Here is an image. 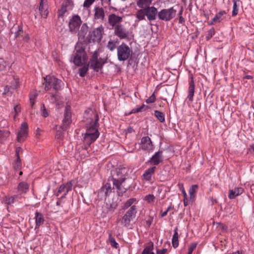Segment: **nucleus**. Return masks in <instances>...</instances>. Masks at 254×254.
Masks as SVG:
<instances>
[{
  "label": "nucleus",
  "instance_id": "nucleus-1",
  "mask_svg": "<svg viewBox=\"0 0 254 254\" xmlns=\"http://www.w3.org/2000/svg\"><path fill=\"white\" fill-rule=\"evenodd\" d=\"M128 170L125 167L118 168L112 172V177L114 187L122 192H125L127 189L123 188V183L127 179Z\"/></svg>",
  "mask_w": 254,
  "mask_h": 254
},
{
  "label": "nucleus",
  "instance_id": "nucleus-2",
  "mask_svg": "<svg viewBox=\"0 0 254 254\" xmlns=\"http://www.w3.org/2000/svg\"><path fill=\"white\" fill-rule=\"evenodd\" d=\"M158 13L157 9L153 6H151L137 10L135 16L139 20H145V16H146L148 20L152 21L156 19Z\"/></svg>",
  "mask_w": 254,
  "mask_h": 254
},
{
  "label": "nucleus",
  "instance_id": "nucleus-3",
  "mask_svg": "<svg viewBox=\"0 0 254 254\" xmlns=\"http://www.w3.org/2000/svg\"><path fill=\"white\" fill-rule=\"evenodd\" d=\"M45 89L46 91H59L64 87L63 81L53 75H47L44 78Z\"/></svg>",
  "mask_w": 254,
  "mask_h": 254
},
{
  "label": "nucleus",
  "instance_id": "nucleus-4",
  "mask_svg": "<svg viewBox=\"0 0 254 254\" xmlns=\"http://www.w3.org/2000/svg\"><path fill=\"white\" fill-rule=\"evenodd\" d=\"M99 126H86V130L84 136V142L89 146L91 143L99 137L100 133L98 131Z\"/></svg>",
  "mask_w": 254,
  "mask_h": 254
},
{
  "label": "nucleus",
  "instance_id": "nucleus-5",
  "mask_svg": "<svg viewBox=\"0 0 254 254\" xmlns=\"http://www.w3.org/2000/svg\"><path fill=\"white\" fill-rule=\"evenodd\" d=\"M137 213V206L133 205L127 210L122 218L119 219L121 225L124 227L128 228L131 226V222L135 218Z\"/></svg>",
  "mask_w": 254,
  "mask_h": 254
},
{
  "label": "nucleus",
  "instance_id": "nucleus-6",
  "mask_svg": "<svg viewBox=\"0 0 254 254\" xmlns=\"http://www.w3.org/2000/svg\"><path fill=\"white\" fill-rule=\"evenodd\" d=\"M117 57L119 61H125L132 55V49L126 43H122L117 48Z\"/></svg>",
  "mask_w": 254,
  "mask_h": 254
},
{
  "label": "nucleus",
  "instance_id": "nucleus-7",
  "mask_svg": "<svg viewBox=\"0 0 254 254\" xmlns=\"http://www.w3.org/2000/svg\"><path fill=\"white\" fill-rule=\"evenodd\" d=\"M84 119L86 122V126H99V116L97 111L92 109H88L84 114Z\"/></svg>",
  "mask_w": 254,
  "mask_h": 254
},
{
  "label": "nucleus",
  "instance_id": "nucleus-8",
  "mask_svg": "<svg viewBox=\"0 0 254 254\" xmlns=\"http://www.w3.org/2000/svg\"><path fill=\"white\" fill-rule=\"evenodd\" d=\"M106 63L105 59L98 58L97 52H94L90 59L89 65L91 68L93 69L96 72L99 71L103 68L104 64Z\"/></svg>",
  "mask_w": 254,
  "mask_h": 254
},
{
  "label": "nucleus",
  "instance_id": "nucleus-9",
  "mask_svg": "<svg viewBox=\"0 0 254 254\" xmlns=\"http://www.w3.org/2000/svg\"><path fill=\"white\" fill-rule=\"evenodd\" d=\"M75 49V53L73 62L76 66H80L86 59L87 55L84 48L82 46L77 45Z\"/></svg>",
  "mask_w": 254,
  "mask_h": 254
},
{
  "label": "nucleus",
  "instance_id": "nucleus-10",
  "mask_svg": "<svg viewBox=\"0 0 254 254\" xmlns=\"http://www.w3.org/2000/svg\"><path fill=\"white\" fill-rule=\"evenodd\" d=\"M177 11L173 7L168 9H162L158 13L160 20L168 21L173 19L176 14Z\"/></svg>",
  "mask_w": 254,
  "mask_h": 254
},
{
  "label": "nucleus",
  "instance_id": "nucleus-11",
  "mask_svg": "<svg viewBox=\"0 0 254 254\" xmlns=\"http://www.w3.org/2000/svg\"><path fill=\"white\" fill-rule=\"evenodd\" d=\"M82 21L80 17L78 15H75L69 20L68 26L69 31L72 33H76L78 31Z\"/></svg>",
  "mask_w": 254,
  "mask_h": 254
},
{
  "label": "nucleus",
  "instance_id": "nucleus-12",
  "mask_svg": "<svg viewBox=\"0 0 254 254\" xmlns=\"http://www.w3.org/2000/svg\"><path fill=\"white\" fill-rule=\"evenodd\" d=\"M64 118L63 120V123L61 127L64 130H65L68 127L71 123V108L70 106L66 105L64 107Z\"/></svg>",
  "mask_w": 254,
  "mask_h": 254
},
{
  "label": "nucleus",
  "instance_id": "nucleus-13",
  "mask_svg": "<svg viewBox=\"0 0 254 254\" xmlns=\"http://www.w3.org/2000/svg\"><path fill=\"white\" fill-rule=\"evenodd\" d=\"M140 145L142 150L148 153L152 152L154 150V145L151 138L148 136H143L141 138Z\"/></svg>",
  "mask_w": 254,
  "mask_h": 254
},
{
  "label": "nucleus",
  "instance_id": "nucleus-14",
  "mask_svg": "<svg viewBox=\"0 0 254 254\" xmlns=\"http://www.w3.org/2000/svg\"><path fill=\"white\" fill-rule=\"evenodd\" d=\"M114 29V34L120 39H127L129 35L128 30L122 24L117 25Z\"/></svg>",
  "mask_w": 254,
  "mask_h": 254
},
{
  "label": "nucleus",
  "instance_id": "nucleus-15",
  "mask_svg": "<svg viewBox=\"0 0 254 254\" xmlns=\"http://www.w3.org/2000/svg\"><path fill=\"white\" fill-rule=\"evenodd\" d=\"M163 161V151L158 150L146 162L156 166Z\"/></svg>",
  "mask_w": 254,
  "mask_h": 254
},
{
  "label": "nucleus",
  "instance_id": "nucleus-16",
  "mask_svg": "<svg viewBox=\"0 0 254 254\" xmlns=\"http://www.w3.org/2000/svg\"><path fill=\"white\" fill-rule=\"evenodd\" d=\"M123 17L120 16L115 13H112L108 16V23L109 25L112 26V28L117 27V25H120L123 21Z\"/></svg>",
  "mask_w": 254,
  "mask_h": 254
},
{
  "label": "nucleus",
  "instance_id": "nucleus-17",
  "mask_svg": "<svg viewBox=\"0 0 254 254\" xmlns=\"http://www.w3.org/2000/svg\"><path fill=\"white\" fill-rule=\"evenodd\" d=\"M72 186V184L71 182L61 185L56 194V196H59L61 192H63L64 193L62 196V198H64L68 192L71 190Z\"/></svg>",
  "mask_w": 254,
  "mask_h": 254
},
{
  "label": "nucleus",
  "instance_id": "nucleus-18",
  "mask_svg": "<svg viewBox=\"0 0 254 254\" xmlns=\"http://www.w3.org/2000/svg\"><path fill=\"white\" fill-rule=\"evenodd\" d=\"M28 126L26 123L24 122L21 125V128L19 131L17 135V141L22 142L24 140L25 137H26L28 133Z\"/></svg>",
  "mask_w": 254,
  "mask_h": 254
},
{
  "label": "nucleus",
  "instance_id": "nucleus-19",
  "mask_svg": "<svg viewBox=\"0 0 254 254\" xmlns=\"http://www.w3.org/2000/svg\"><path fill=\"white\" fill-rule=\"evenodd\" d=\"M104 31V27L100 25L97 28H95L92 31L93 41H100L102 38V34Z\"/></svg>",
  "mask_w": 254,
  "mask_h": 254
},
{
  "label": "nucleus",
  "instance_id": "nucleus-20",
  "mask_svg": "<svg viewBox=\"0 0 254 254\" xmlns=\"http://www.w3.org/2000/svg\"><path fill=\"white\" fill-rule=\"evenodd\" d=\"M156 169V166H152L146 169L142 175L143 179L145 181L150 182Z\"/></svg>",
  "mask_w": 254,
  "mask_h": 254
},
{
  "label": "nucleus",
  "instance_id": "nucleus-21",
  "mask_svg": "<svg viewBox=\"0 0 254 254\" xmlns=\"http://www.w3.org/2000/svg\"><path fill=\"white\" fill-rule=\"evenodd\" d=\"M39 11L40 12L41 16L46 18L48 14V5L45 0H41L39 6Z\"/></svg>",
  "mask_w": 254,
  "mask_h": 254
},
{
  "label": "nucleus",
  "instance_id": "nucleus-22",
  "mask_svg": "<svg viewBox=\"0 0 254 254\" xmlns=\"http://www.w3.org/2000/svg\"><path fill=\"white\" fill-rule=\"evenodd\" d=\"M227 12L226 11L221 10L217 13L214 18L212 19V21L210 23V25H214L217 23L221 22L224 18V15L226 14Z\"/></svg>",
  "mask_w": 254,
  "mask_h": 254
},
{
  "label": "nucleus",
  "instance_id": "nucleus-23",
  "mask_svg": "<svg viewBox=\"0 0 254 254\" xmlns=\"http://www.w3.org/2000/svg\"><path fill=\"white\" fill-rule=\"evenodd\" d=\"M72 5V2L69 1H66L62 5L61 8L59 10V16H63L68 10L71 9Z\"/></svg>",
  "mask_w": 254,
  "mask_h": 254
},
{
  "label": "nucleus",
  "instance_id": "nucleus-24",
  "mask_svg": "<svg viewBox=\"0 0 254 254\" xmlns=\"http://www.w3.org/2000/svg\"><path fill=\"white\" fill-rule=\"evenodd\" d=\"M35 219L36 223L35 229H38L42 225L45 221L44 215L41 213L36 212L35 213Z\"/></svg>",
  "mask_w": 254,
  "mask_h": 254
},
{
  "label": "nucleus",
  "instance_id": "nucleus-25",
  "mask_svg": "<svg viewBox=\"0 0 254 254\" xmlns=\"http://www.w3.org/2000/svg\"><path fill=\"white\" fill-rule=\"evenodd\" d=\"M19 79L13 78V81L11 82V84L10 86L6 85L4 89V93H8L9 92L11 93L12 92V90L15 89L19 86Z\"/></svg>",
  "mask_w": 254,
  "mask_h": 254
},
{
  "label": "nucleus",
  "instance_id": "nucleus-26",
  "mask_svg": "<svg viewBox=\"0 0 254 254\" xmlns=\"http://www.w3.org/2000/svg\"><path fill=\"white\" fill-rule=\"evenodd\" d=\"M243 191L244 189L241 187L235 188L234 190H230L228 197L230 199H234L237 196L241 194Z\"/></svg>",
  "mask_w": 254,
  "mask_h": 254
},
{
  "label": "nucleus",
  "instance_id": "nucleus-27",
  "mask_svg": "<svg viewBox=\"0 0 254 254\" xmlns=\"http://www.w3.org/2000/svg\"><path fill=\"white\" fill-rule=\"evenodd\" d=\"M94 12V19L101 20H103L104 19L105 12L102 7H95Z\"/></svg>",
  "mask_w": 254,
  "mask_h": 254
},
{
  "label": "nucleus",
  "instance_id": "nucleus-28",
  "mask_svg": "<svg viewBox=\"0 0 254 254\" xmlns=\"http://www.w3.org/2000/svg\"><path fill=\"white\" fill-rule=\"evenodd\" d=\"M49 96H48V100L51 103H56L57 105H59L58 102L59 97H60V94L58 91H55L54 92L50 93Z\"/></svg>",
  "mask_w": 254,
  "mask_h": 254
},
{
  "label": "nucleus",
  "instance_id": "nucleus-29",
  "mask_svg": "<svg viewBox=\"0 0 254 254\" xmlns=\"http://www.w3.org/2000/svg\"><path fill=\"white\" fill-rule=\"evenodd\" d=\"M29 185L28 183L22 182L19 183L17 186L18 192L20 193H25L29 190Z\"/></svg>",
  "mask_w": 254,
  "mask_h": 254
},
{
  "label": "nucleus",
  "instance_id": "nucleus-30",
  "mask_svg": "<svg viewBox=\"0 0 254 254\" xmlns=\"http://www.w3.org/2000/svg\"><path fill=\"white\" fill-rule=\"evenodd\" d=\"M78 38L81 39H84L88 32V27L86 23H84L81 26V29L78 31Z\"/></svg>",
  "mask_w": 254,
  "mask_h": 254
},
{
  "label": "nucleus",
  "instance_id": "nucleus-31",
  "mask_svg": "<svg viewBox=\"0 0 254 254\" xmlns=\"http://www.w3.org/2000/svg\"><path fill=\"white\" fill-rule=\"evenodd\" d=\"M194 83L193 79L190 80L189 83V95L188 96V98L190 102H192L193 100V97L194 96Z\"/></svg>",
  "mask_w": 254,
  "mask_h": 254
},
{
  "label": "nucleus",
  "instance_id": "nucleus-32",
  "mask_svg": "<svg viewBox=\"0 0 254 254\" xmlns=\"http://www.w3.org/2000/svg\"><path fill=\"white\" fill-rule=\"evenodd\" d=\"M112 192L111 185L107 183L102 188L100 189L99 192L101 194H104L105 196H107Z\"/></svg>",
  "mask_w": 254,
  "mask_h": 254
},
{
  "label": "nucleus",
  "instance_id": "nucleus-33",
  "mask_svg": "<svg viewBox=\"0 0 254 254\" xmlns=\"http://www.w3.org/2000/svg\"><path fill=\"white\" fill-rule=\"evenodd\" d=\"M137 202V200L135 198H131L127 200L122 206V209L123 210H126L129 207H131L133 205H132L134 203Z\"/></svg>",
  "mask_w": 254,
  "mask_h": 254
},
{
  "label": "nucleus",
  "instance_id": "nucleus-34",
  "mask_svg": "<svg viewBox=\"0 0 254 254\" xmlns=\"http://www.w3.org/2000/svg\"><path fill=\"white\" fill-rule=\"evenodd\" d=\"M152 0H139L137 2V5L141 9L144 8L149 6V5L151 3Z\"/></svg>",
  "mask_w": 254,
  "mask_h": 254
},
{
  "label": "nucleus",
  "instance_id": "nucleus-35",
  "mask_svg": "<svg viewBox=\"0 0 254 254\" xmlns=\"http://www.w3.org/2000/svg\"><path fill=\"white\" fill-rule=\"evenodd\" d=\"M19 197H20V196L18 195H15L14 196L5 197V203H6L8 205H12L15 202L17 201L18 198Z\"/></svg>",
  "mask_w": 254,
  "mask_h": 254
},
{
  "label": "nucleus",
  "instance_id": "nucleus-36",
  "mask_svg": "<svg viewBox=\"0 0 254 254\" xmlns=\"http://www.w3.org/2000/svg\"><path fill=\"white\" fill-rule=\"evenodd\" d=\"M174 231V234L172 240V243L173 247L174 248H176L179 246L178 228H176Z\"/></svg>",
  "mask_w": 254,
  "mask_h": 254
},
{
  "label": "nucleus",
  "instance_id": "nucleus-37",
  "mask_svg": "<svg viewBox=\"0 0 254 254\" xmlns=\"http://www.w3.org/2000/svg\"><path fill=\"white\" fill-rule=\"evenodd\" d=\"M154 116L161 123H164L165 122V115L163 112L155 110L154 111Z\"/></svg>",
  "mask_w": 254,
  "mask_h": 254
},
{
  "label": "nucleus",
  "instance_id": "nucleus-38",
  "mask_svg": "<svg viewBox=\"0 0 254 254\" xmlns=\"http://www.w3.org/2000/svg\"><path fill=\"white\" fill-rule=\"evenodd\" d=\"M89 64H85L82 67L79 69V74L81 77H84L88 70Z\"/></svg>",
  "mask_w": 254,
  "mask_h": 254
},
{
  "label": "nucleus",
  "instance_id": "nucleus-39",
  "mask_svg": "<svg viewBox=\"0 0 254 254\" xmlns=\"http://www.w3.org/2000/svg\"><path fill=\"white\" fill-rule=\"evenodd\" d=\"M117 42L110 40L108 41L107 48L111 52L114 51L118 47H117Z\"/></svg>",
  "mask_w": 254,
  "mask_h": 254
},
{
  "label": "nucleus",
  "instance_id": "nucleus-40",
  "mask_svg": "<svg viewBox=\"0 0 254 254\" xmlns=\"http://www.w3.org/2000/svg\"><path fill=\"white\" fill-rule=\"evenodd\" d=\"M153 245L151 244L150 245L146 246L143 250L141 254H155L153 252Z\"/></svg>",
  "mask_w": 254,
  "mask_h": 254
},
{
  "label": "nucleus",
  "instance_id": "nucleus-41",
  "mask_svg": "<svg viewBox=\"0 0 254 254\" xmlns=\"http://www.w3.org/2000/svg\"><path fill=\"white\" fill-rule=\"evenodd\" d=\"M15 155L16 156V159L15 162L14 168L16 170H19L21 168V162L20 159L19 155H18V151H17L16 154H15Z\"/></svg>",
  "mask_w": 254,
  "mask_h": 254
},
{
  "label": "nucleus",
  "instance_id": "nucleus-42",
  "mask_svg": "<svg viewBox=\"0 0 254 254\" xmlns=\"http://www.w3.org/2000/svg\"><path fill=\"white\" fill-rule=\"evenodd\" d=\"M233 10H232V16H235L238 13L239 6L237 4V0H233Z\"/></svg>",
  "mask_w": 254,
  "mask_h": 254
},
{
  "label": "nucleus",
  "instance_id": "nucleus-43",
  "mask_svg": "<svg viewBox=\"0 0 254 254\" xmlns=\"http://www.w3.org/2000/svg\"><path fill=\"white\" fill-rule=\"evenodd\" d=\"M198 189V186L196 185H192L189 190V194L190 198L194 197V194Z\"/></svg>",
  "mask_w": 254,
  "mask_h": 254
},
{
  "label": "nucleus",
  "instance_id": "nucleus-44",
  "mask_svg": "<svg viewBox=\"0 0 254 254\" xmlns=\"http://www.w3.org/2000/svg\"><path fill=\"white\" fill-rule=\"evenodd\" d=\"M215 33V29L213 27H212L208 31V33L206 36V40H210L213 37V36L214 35Z\"/></svg>",
  "mask_w": 254,
  "mask_h": 254
},
{
  "label": "nucleus",
  "instance_id": "nucleus-45",
  "mask_svg": "<svg viewBox=\"0 0 254 254\" xmlns=\"http://www.w3.org/2000/svg\"><path fill=\"white\" fill-rule=\"evenodd\" d=\"M147 106H145V105H141L140 107L137 108L133 109L132 111V113H138L140 112H142L145 111L146 109H147Z\"/></svg>",
  "mask_w": 254,
  "mask_h": 254
},
{
  "label": "nucleus",
  "instance_id": "nucleus-46",
  "mask_svg": "<svg viewBox=\"0 0 254 254\" xmlns=\"http://www.w3.org/2000/svg\"><path fill=\"white\" fill-rule=\"evenodd\" d=\"M41 110L42 111V114L43 117L46 118L49 116V112L44 104L42 105L41 107Z\"/></svg>",
  "mask_w": 254,
  "mask_h": 254
},
{
  "label": "nucleus",
  "instance_id": "nucleus-47",
  "mask_svg": "<svg viewBox=\"0 0 254 254\" xmlns=\"http://www.w3.org/2000/svg\"><path fill=\"white\" fill-rule=\"evenodd\" d=\"M14 111L15 112V115H14L13 118L15 119L18 113L21 111L20 106L19 105L15 106L14 107Z\"/></svg>",
  "mask_w": 254,
  "mask_h": 254
},
{
  "label": "nucleus",
  "instance_id": "nucleus-48",
  "mask_svg": "<svg viewBox=\"0 0 254 254\" xmlns=\"http://www.w3.org/2000/svg\"><path fill=\"white\" fill-rule=\"evenodd\" d=\"M156 100V97L154 93H153L151 96L146 100L147 103H152L155 102Z\"/></svg>",
  "mask_w": 254,
  "mask_h": 254
},
{
  "label": "nucleus",
  "instance_id": "nucleus-49",
  "mask_svg": "<svg viewBox=\"0 0 254 254\" xmlns=\"http://www.w3.org/2000/svg\"><path fill=\"white\" fill-rule=\"evenodd\" d=\"M6 64L3 59H0V71L4 70L6 68Z\"/></svg>",
  "mask_w": 254,
  "mask_h": 254
},
{
  "label": "nucleus",
  "instance_id": "nucleus-50",
  "mask_svg": "<svg viewBox=\"0 0 254 254\" xmlns=\"http://www.w3.org/2000/svg\"><path fill=\"white\" fill-rule=\"evenodd\" d=\"M110 243L111 245L115 248H118L119 247V244L117 243L115 240V239L113 238H110L109 239Z\"/></svg>",
  "mask_w": 254,
  "mask_h": 254
},
{
  "label": "nucleus",
  "instance_id": "nucleus-51",
  "mask_svg": "<svg viewBox=\"0 0 254 254\" xmlns=\"http://www.w3.org/2000/svg\"><path fill=\"white\" fill-rule=\"evenodd\" d=\"M196 244L192 243L190 244L189 248V251L188 254H192L193 251L196 247Z\"/></svg>",
  "mask_w": 254,
  "mask_h": 254
},
{
  "label": "nucleus",
  "instance_id": "nucleus-52",
  "mask_svg": "<svg viewBox=\"0 0 254 254\" xmlns=\"http://www.w3.org/2000/svg\"><path fill=\"white\" fill-rule=\"evenodd\" d=\"M145 199L147 202L150 203L153 202L154 200L155 196L153 194H148L145 196Z\"/></svg>",
  "mask_w": 254,
  "mask_h": 254
},
{
  "label": "nucleus",
  "instance_id": "nucleus-53",
  "mask_svg": "<svg viewBox=\"0 0 254 254\" xmlns=\"http://www.w3.org/2000/svg\"><path fill=\"white\" fill-rule=\"evenodd\" d=\"M95 0H85L83 3V6L85 7H89Z\"/></svg>",
  "mask_w": 254,
  "mask_h": 254
},
{
  "label": "nucleus",
  "instance_id": "nucleus-54",
  "mask_svg": "<svg viewBox=\"0 0 254 254\" xmlns=\"http://www.w3.org/2000/svg\"><path fill=\"white\" fill-rule=\"evenodd\" d=\"M178 186L179 187V188L181 190V191L182 192V193L183 194L184 197H187V193H186V191L185 190V189L184 188L183 184L179 183L178 184Z\"/></svg>",
  "mask_w": 254,
  "mask_h": 254
},
{
  "label": "nucleus",
  "instance_id": "nucleus-55",
  "mask_svg": "<svg viewBox=\"0 0 254 254\" xmlns=\"http://www.w3.org/2000/svg\"><path fill=\"white\" fill-rule=\"evenodd\" d=\"M167 251L166 248H164L162 250H157L156 252L157 254H165Z\"/></svg>",
  "mask_w": 254,
  "mask_h": 254
},
{
  "label": "nucleus",
  "instance_id": "nucleus-56",
  "mask_svg": "<svg viewBox=\"0 0 254 254\" xmlns=\"http://www.w3.org/2000/svg\"><path fill=\"white\" fill-rule=\"evenodd\" d=\"M64 198H62V196L58 198V201H57L56 204L57 206H61L63 207V206L61 204L63 203V199Z\"/></svg>",
  "mask_w": 254,
  "mask_h": 254
},
{
  "label": "nucleus",
  "instance_id": "nucleus-57",
  "mask_svg": "<svg viewBox=\"0 0 254 254\" xmlns=\"http://www.w3.org/2000/svg\"><path fill=\"white\" fill-rule=\"evenodd\" d=\"M152 223V219L151 218H149L148 219L146 220V223L148 225V226H150Z\"/></svg>",
  "mask_w": 254,
  "mask_h": 254
},
{
  "label": "nucleus",
  "instance_id": "nucleus-58",
  "mask_svg": "<svg viewBox=\"0 0 254 254\" xmlns=\"http://www.w3.org/2000/svg\"><path fill=\"white\" fill-rule=\"evenodd\" d=\"M37 96V94L36 93H34L33 94H31L30 95V100H35L36 97Z\"/></svg>",
  "mask_w": 254,
  "mask_h": 254
},
{
  "label": "nucleus",
  "instance_id": "nucleus-59",
  "mask_svg": "<svg viewBox=\"0 0 254 254\" xmlns=\"http://www.w3.org/2000/svg\"><path fill=\"white\" fill-rule=\"evenodd\" d=\"M179 23H181V24H182L185 22V19L183 18V17L182 16H179Z\"/></svg>",
  "mask_w": 254,
  "mask_h": 254
},
{
  "label": "nucleus",
  "instance_id": "nucleus-60",
  "mask_svg": "<svg viewBox=\"0 0 254 254\" xmlns=\"http://www.w3.org/2000/svg\"><path fill=\"white\" fill-rule=\"evenodd\" d=\"M62 136V133L61 132H59V131L57 132L56 137L57 138H61Z\"/></svg>",
  "mask_w": 254,
  "mask_h": 254
},
{
  "label": "nucleus",
  "instance_id": "nucleus-61",
  "mask_svg": "<svg viewBox=\"0 0 254 254\" xmlns=\"http://www.w3.org/2000/svg\"><path fill=\"white\" fill-rule=\"evenodd\" d=\"M244 78L247 79H251L253 78V76L251 75H246L245 76H244Z\"/></svg>",
  "mask_w": 254,
  "mask_h": 254
},
{
  "label": "nucleus",
  "instance_id": "nucleus-62",
  "mask_svg": "<svg viewBox=\"0 0 254 254\" xmlns=\"http://www.w3.org/2000/svg\"><path fill=\"white\" fill-rule=\"evenodd\" d=\"M168 212L165 210L164 212H162L161 214V217H165V216L167 215Z\"/></svg>",
  "mask_w": 254,
  "mask_h": 254
},
{
  "label": "nucleus",
  "instance_id": "nucleus-63",
  "mask_svg": "<svg viewBox=\"0 0 254 254\" xmlns=\"http://www.w3.org/2000/svg\"><path fill=\"white\" fill-rule=\"evenodd\" d=\"M21 33H22V31L21 30H19L18 31L15 33V36L18 37Z\"/></svg>",
  "mask_w": 254,
  "mask_h": 254
},
{
  "label": "nucleus",
  "instance_id": "nucleus-64",
  "mask_svg": "<svg viewBox=\"0 0 254 254\" xmlns=\"http://www.w3.org/2000/svg\"><path fill=\"white\" fill-rule=\"evenodd\" d=\"M29 39H30V37L28 35H26L25 36V37L24 38V40H25L27 42L29 40Z\"/></svg>",
  "mask_w": 254,
  "mask_h": 254
}]
</instances>
